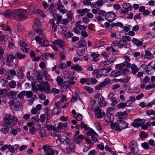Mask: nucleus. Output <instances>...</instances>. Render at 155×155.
Instances as JSON below:
<instances>
[{
	"label": "nucleus",
	"mask_w": 155,
	"mask_h": 155,
	"mask_svg": "<svg viewBox=\"0 0 155 155\" xmlns=\"http://www.w3.org/2000/svg\"><path fill=\"white\" fill-rule=\"evenodd\" d=\"M18 122V118L15 116L9 114H6L4 120V126L0 131L4 134H7L9 130V128L14 126Z\"/></svg>",
	"instance_id": "f257e3e1"
},
{
	"label": "nucleus",
	"mask_w": 155,
	"mask_h": 155,
	"mask_svg": "<svg viewBox=\"0 0 155 155\" xmlns=\"http://www.w3.org/2000/svg\"><path fill=\"white\" fill-rule=\"evenodd\" d=\"M26 11L27 10L23 9L15 10L14 17L19 21H23L27 18Z\"/></svg>",
	"instance_id": "f03ea898"
},
{
	"label": "nucleus",
	"mask_w": 155,
	"mask_h": 155,
	"mask_svg": "<svg viewBox=\"0 0 155 155\" xmlns=\"http://www.w3.org/2000/svg\"><path fill=\"white\" fill-rule=\"evenodd\" d=\"M38 36L35 37V39L37 43L41 45V46H46L48 45V44L46 38L44 34L42 33V31L41 33H37Z\"/></svg>",
	"instance_id": "7ed1b4c3"
},
{
	"label": "nucleus",
	"mask_w": 155,
	"mask_h": 155,
	"mask_svg": "<svg viewBox=\"0 0 155 155\" xmlns=\"http://www.w3.org/2000/svg\"><path fill=\"white\" fill-rule=\"evenodd\" d=\"M42 23L38 18H36L34 21L32 25L33 30L37 33H40L42 31L41 29Z\"/></svg>",
	"instance_id": "20e7f679"
},
{
	"label": "nucleus",
	"mask_w": 155,
	"mask_h": 155,
	"mask_svg": "<svg viewBox=\"0 0 155 155\" xmlns=\"http://www.w3.org/2000/svg\"><path fill=\"white\" fill-rule=\"evenodd\" d=\"M42 148L46 155H56L58 154L57 151L52 150L50 146L44 145L43 146Z\"/></svg>",
	"instance_id": "39448f33"
},
{
	"label": "nucleus",
	"mask_w": 155,
	"mask_h": 155,
	"mask_svg": "<svg viewBox=\"0 0 155 155\" xmlns=\"http://www.w3.org/2000/svg\"><path fill=\"white\" fill-rule=\"evenodd\" d=\"M116 16L113 12H107L105 15V19L110 22H112L116 19Z\"/></svg>",
	"instance_id": "423d86ee"
},
{
	"label": "nucleus",
	"mask_w": 155,
	"mask_h": 155,
	"mask_svg": "<svg viewBox=\"0 0 155 155\" xmlns=\"http://www.w3.org/2000/svg\"><path fill=\"white\" fill-rule=\"evenodd\" d=\"M130 147L134 154L137 153L139 151L137 143L134 140H132L130 143Z\"/></svg>",
	"instance_id": "0eeeda50"
},
{
	"label": "nucleus",
	"mask_w": 155,
	"mask_h": 155,
	"mask_svg": "<svg viewBox=\"0 0 155 155\" xmlns=\"http://www.w3.org/2000/svg\"><path fill=\"white\" fill-rule=\"evenodd\" d=\"M127 115V111L119 112L116 114V116L117 117H119L117 118V121L118 122L124 121L125 119V117Z\"/></svg>",
	"instance_id": "6e6552de"
},
{
	"label": "nucleus",
	"mask_w": 155,
	"mask_h": 155,
	"mask_svg": "<svg viewBox=\"0 0 155 155\" xmlns=\"http://www.w3.org/2000/svg\"><path fill=\"white\" fill-rule=\"evenodd\" d=\"M95 114L97 118H101L103 117L105 113L104 112H101L99 107L97 106L95 109Z\"/></svg>",
	"instance_id": "1a4fd4ad"
},
{
	"label": "nucleus",
	"mask_w": 155,
	"mask_h": 155,
	"mask_svg": "<svg viewBox=\"0 0 155 155\" xmlns=\"http://www.w3.org/2000/svg\"><path fill=\"white\" fill-rule=\"evenodd\" d=\"M15 10L13 11L7 10L5 11L3 15L5 17L11 18L14 17Z\"/></svg>",
	"instance_id": "9d476101"
},
{
	"label": "nucleus",
	"mask_w": 155,
	"mask_h": 155,
	"mask_svg": "<svg viewBox=\"0 0 155 155\" xmlns=\"http://www.w3.org/2000/svg\"><path fill=\"white\" fill-rule=\"evenodd\" d=\"M76 148V147L75 145L73 143H71L66 149V153L67 154H69L70 152L74 151Z\"/></svg>",
	"instance_id": "9b49d317"
},
{
	"label": "nucleus",
	"mask_w": 155,
	"mask_h": 155,
	"mask_svg": "<svg viewBox=\"0 0 155 155\" xmlns=\"http://www.w3.org/2000/svg\"><path fill=\"white\" fill-rule=\"evenodd\" d=\"M25 68L23 67H20L18 68V69L17 73V76L19 78H22L24 76Z\"/></svg>",
	"instance_id": "f8f14e48"
},
{
	"label": "nucleus",
	"mask_w": 155,
	"mask_h": 155,
	"mask_svg": "<svg viewBox=\"0 0 155 155\" xmlns=\"http://www.w3.org/2000/svg\"><path fill=\"white\" fill-rule=\"evenodd\" d=\"M108 98L109 99H110V101L112 102L111 104L112 106H114L116 104H117L116 98L115 97H114L113 93H110L108 95Z\"/></svg>",
	"instance_id": "ddd939ff"
},
{
	"label": "nucleus",
	"mask_w": 155,
	"mask_h": 155,
	"mask_svg": "<svg viewBox=\"0 0 155 155\" xmlns=\"http://www.w3.org/2000/svg\"><path fill=\"white\" fill-rule=\"evenodd\" d=\"M53 44L54 45H58L60 48L63 50H64V44L62 40L61 39H57L55 40L53 42Z\"/></svg>",
	"instance_id": "4468645a"
},
{
	"label": "nucleus",
	"mask_w": 155,
	"mask_h": 155,
	"mask_svg": "<svg viewBox=\"0 0 155 155\" xmlns=\"http://www.w3.org/2000/svg\"><path fill=\"white\" fill-rule=\"evenodd\" d=\"M100 56V54L95 52L92 53L91 55V57L92 58V61L94 62H97L98 61L99 57Z\"/></svg>",
	"instance_id": "2eb2a0df"
},
{
	"label": "nucleus",
	"mask_w": 155,
	"mask_h": 155,
	"mask_svg": "<svg viewBox=\"0 0 155 155\" xmlns=\"http://www.w3.org/2000/svg\"><path fill=\"white\" fill-rule=\"evenodd\" d=\"M110 125L112 129H115V130L117 131H121L120 127L119 126V122H116L115 123H111L110 124Z\"/></svg>",
	"instance_id": "dca6fc26"
},
{
	"label": "nucleus",
	"mask_w": 155,
	"mask_h": 155,
	"mask_svg": "<svg viewBox=\"0 0 155 155\" xmlns=\"http://www.w3.org/2000/svg\"><path fill=\"white\" fill-rule=\"evenodd\" d=\"M105 120L107 122H110L113 120L114 119V115L108 113L105 115L104 117Z\"/></svg>",
	"instance_id": "f3484780"
},
{
	"label": "nucleus",
	"mask_w": 155,
	"mask_h": 155,
	"mask_svg": "<svg viewBox=\"0 0 155 155\" xmlns=\"http://www.w3.org/2000/svg\"><path fill=\"white\" fill-rule=\"evenodd\" d=\"M98 103L101 107H103L107 105V102L104 100L103 97H101L98 98Z\"/></svg>",
	"instance_id": "a211bd4d"
},
{
	"label": "nucleus",
	"mask_w": 155,
	"mask_h": 155,
	"mask_svg": "<svg viewBox=\"0 0 155 155\" xmlns=\"http://www.w3.org/2000/svg\"><path fill=\"white\" fill-rule=\"evenodd\" d=\"M78 46L77 48H84L86 46V41L84 39L81 40L78 42Z\"/></svg>",
	"instance_id": "6ab92c4d"
},
{
	"label": "nucleus",
	"mask_w": 155,
	"mask_h": 155,
	"mask_svg": "<svg viewBox=\"0 0 155 155\" xmlns=\"http://www.w3.org/2000/svg\"><path fill=\"white\" fill-rule=\"evenodd\" d=\"M141 120L140 119L134 120L131 124V125L135 127H138L141 125Z\"/></svg>",
	"instance_id": "aec40b11"
},
{
	"label": "nucleus",
	"mask_w": 155,
	"mask_h": 155,
	"mask_svg": "<svg viewBox=\"0 0 155 155\" xmlns=\"http://www.w3.org/2000/svg\"><path fill=\"white\" fill-rule=\"evenodd\" d=\"M14 59H16L15 56H13L10 54H7L5 57L6 61L9 63L12 62Z\"/></svg>",
	"instance_id": "412c9836"
},
{
	"label": "nucleus",
	"mask_w": 155,
	"mask_h": 155,
	"mask_svg": "<svg viewBox=\"0 0 155 155\" xmlns=\"http://www.w3.org/2000/svg\"><path fill=\"white\" fill-rule=\"evenodd\" d=\"M89 9L87 8L82 9H79L77 11V12L81 16H83L85 13L89 11Z\"/></svg>",
	"instance_id": "4be33fe9"
},
{
	"label": "nucleus",
	"mask_w": 155,
	"mask_h": 155,
	"mask_svg": "<svg viewBox=\"0 0 155 155\" xmlns=\"http://www.w3.org/2000/svg\"><path fill=\"white\" fill-rule=\"evenodd\" d=\"M125 59V64H124L126 66V67L128 68H131V64L129 63V62L130 61V58L127 55H126L124 57Z\"/></svg>",
	"instance_id": "5701e85b"
},
{
	"label": "nucleus",
	"mask_w": 155,
	"mask_h": 155,
	"mask_svg": "<svg viewBox=\"0 0 155 155\" xmlns=\"http://www.w3.org/2000/svg\"><path fill=\"white\" fill-rule=\"evenodd\" d=\"M102 55L104 57V59L107 61L110 62L111 63L113 62L112 61V58H109V56L108 55V53L107 52H104L102 54Z\"/></svg>",
	"instance_id": "b1692460"
},
{
	"label": "nucleus",
	"mask_w": 155,
	"mask_h": 155,
	"mask_svg": "<svg viewBox=\"0 0 155 155\" xmlns=\"http://www.w3.org/2000/svg\"><path fill=\"white\" fill-rule=\"evenodd\" d=\"M106 72L107 73L109 72V71L107 69H104L101 70L100 71L98 72L97 73L96 77L97 78H99L102 75H104V74L103 73L104 72Z\"/></svg>",
	"instance_id": "393cba45"
},
{
	"label": "nucleus",
	"mask_w": 155,
	"mask_h": 155,
	"mask_svg": "<svg viewBox=\"0 0 155 155\" xmlns=\"http://www.w3.org/2000/svg\"><path fill=\"white\" fill-rule=\"evenodd\" d=\"M119 126L121 130L123 129L127 128L128 127V124L125 121H122L119 122Z\"/></svg>",
	"instance_id": "a878e982"
},
{
	"label": "nucleus",
	"mask_w": 155,
	"mask_h": 155,
	"mask_svg": "<svg viewBox=\"0 0 155 155\" xmlns=\"http://www.w3.org/2000/svg\"><path fill=\"white\" fill-rule=\"evenodd\" d=\"M132 42L138 47H139L142 45L143 44L142 41H140L137 38H133L132 40Z\"/></svg>",
	"instance_id": "bb28decb"
},
{
	"label": "nucleus",
	"mask_w": 155,
	"mask_h": 155,
	"mask_svg": "<svg viewBox=\"0 0 155 155\" xmlns=\"http://www.w3.org/2000/svg\"><path fill=\"white\" fill-rule=\"evenodd\" d=\"M57 9L60 11V12L62 14H65L67 12L66 9L62 5L59 4V5H58V6H57Z\"/></svg>",
	"instance_id": "cd10ccee"
},
{
	"label": "nucleus",
	"mask_w": 155,
	"mask_h": 155,
	"mask_svg": "<svg viewBox=\"0 0 155 155\" xmlns=\"http://www.w3.org/2000/svg\"><path fill=\"white\" fill-rule=\"evenodd\" d=\"M78 98L80 101L81 100L80 97H78V94L77 92H74L73 94V96L71 99V102H75Z\"/></svg>",
	"instance_id": "c85d7f7f"
},
{
	"label": "nucleus",
	"mask_w": 155,
	"mask_h": 155,
	"mask_svg": "<svg viewBox=\"0 0 155 155\" xmlns=\"http://www.w3.org/2000/svg\"><path fill=\"white\" fill-rule=\"evenodd\" d=\"M46 127L48 130H51L55 131V132H58L57 129V127H56L54 126L47 124L46 125Z\"/></svg>",
	"instance_id": "c756f323"
},
{
	"label": "nucleus",
	"mask_w": 155,
	"mask_h": 155,
	"mask_svg": "<svg viewBox=\"0 0 155 155\" xmlns=\"http://www.w3.org/2000/svg\"><path fill=\"white\" fill-rule=\"evenodd\" d=\"M68 124L67 123L60 122L58 124L57 127L58 130L62 129L63 127L66 128L68 127Z\"/></svg>",
	"instance_id": "7c9ffc66"
},
{
	"label": "nucleus",
	"mask_w": 155,
	"mask_h": 155,
	"mask_svg": "<svg viewBox=\"0 0 155 155\" xmlns=\"http://www.w3.org/2000/svg\"><path fill=\"white\" fill-rule=\"evenodd\" d=\"M127 44V41L124 39H121L119 41V48H121Z\"/></svg>",
	"instance_id": "2f4dec72"
},
{
	"label": "nucleus",
	"mask_w": 155,
	"mask_h": 155,
	"mask_svg": "<svg viewBox=\"0 0 155 155\" xmlns=\"http://www.w3.org/2000/svg\"><path fill=\"white\" fill-rule=\"evenodd\" d=\"M121 74L120 72L117 70L113 71L110 74V76L113 77H116Z\"/></svg>",
	"instance_id": "473e14b6"
},
{
	"label": "nucleus",
	"mask_w": 155,
	"mask_h": 155,
	"mask_svg": "<svg viewBox=\"0 0 155 155\" xmlns=\"http://www.w3.org/2000/svg\"><path fill=\"white\" fill-rule=\"evenodd\" d=\"M44 90L46 92L49 93L50 91V86L48 83L47 82H44Z\"/></svg>",
	"instance_id": "72a5a7b5"
},
{
	"label": "nucleus",
	"mask_w": 155,
	"mask_h": 155,
	"mask_svg": "<svg viewBox=\"0 0 155 155\" xmlns=\"http://www.w3.org/2000/svg\"><path fill=\"white\" fill-rule=\"evenodd\" d=\"M122 6L124 9L128 11H131L132 9V6L129 3H124Z\"/></svg>",
	"instance_id": "f704fd0d"
},
{
	"label": "nucleus",
	"mask_w": 155,
	"mask_h": 155,
	"mask_svg": "<svg viewBox=\"0 0 155 155\" xmlns=\"http://www.w3.org/2000/svg\"><path fill=\"white\" fill-rule=\"evenodd\" d=\"M131 67L132 73L133 74H135L138 71L139 69L135 64H132Z\"/></svg>",
	"instance_id": "c9c22d12"
},
{
	"label": "nucleus",
	"mask_w": 155,
	"mask_h": 155,
	"mask_svg": "<svg viewBox=\"0 0 155 155\" xmlns=\"http://www.w3.org/2000/svg\"><path fill=\"white\" fill-rule=\"evenodd\" d=\"M128 101H126L125 103L121 102L117 106V107L119 108H124L126 106H129V105H128Z\"/></svg>",
	"instance_id": "e433bc0d"
},
{
	"label": "nucleus",
	"mask_w": 155,
	"mask_h": 155,
	"mask_svg": "<svg viewBox=\"0 0 155 155\" xmlns=\"http://www.w3.org/2000/svg\"><path fill=\"white\" fill-rule=\"evenodd\" d=\"M110 80L107 78L105 79L103 82L101 83L100 85L101 87L105 86L107 84H109L110 83Z\"/></svg>",
	"instance_id": "4c0bfd02"
},
{
	"label": "nucleus",
	"mask_w": 155,
	"mask_h": 155,
	"mask_svg": "<svg viewBox=\"0 0 155 155\" xmlns=\"http://www.w3.org/2000/svg\"><path fill=\"white\" fill-rule=\"evenodd\" d=\"M80 127L81 128H83L85 130H88L90 129L88 125L85 124L84 121L81 122Z\"/></svg>",
	"instance_id": "58836bf2"
},
{
	"label": "nucleus",
	"mask_w": 155,
	"mask_h": 155,
	"mask_svg": "<svg viewBox=\"0 0 155 155\" xmlns=\"http://www.w3.org/2000/svg\"><path fill=\"white\" fill-rule=\"evenodd\" d=\"M15 56L16 57V59L17 58L19 59H22L25 57L26 55L25 54H22L21 53L17 52L15 54Z\"/></svg>",
	"instance_id": "ea45409f"
},
{
	"label": "nucleus",
	"mask_w": 155,
	"mask_h": 155,
	"mask_svg": "<svg viewBox=\"0 0 155 155\" xmlns=\"http://www.w3.org/2000/svg\"><path fill=\"white\" fill-rule=\"evenodd\" d=\"M97 81L94 78H87V82L89 84L90 83L92 84H96Z\"/></svg>",
	"instance_id": "a19ab883"
},
{
	"label": "nucleus",
	"mask_w": 155,
	"mask_h": 155,
	"mask_svg": "<svg viewBox=\"0 0 155 155\" xmlns=\"http://www.w3.org/2000/svg\"><path fill=\"white\" fill-rule=\"evenodd\" d=\"M85 48H78L77 50V52L79 56L83 55L85 53Z\"/></svg>",
	"instance_id": "79ce46f5"
},
{
	"label": "nucleus",
	"mask_w": 155,
	"mask_h": 155,
	"mask_svg": "<svg viewBox=\"0 0 155 155\" xmlns=\"http://www.w3.org/2000/svg\"><path fill=\"white\" fill-rule=\"evenodd\" d=\"M51 136H52L54 137H56L58 139L57 140V141H59L61 142V143H62V142L60 139V138L61 137V134H58L56 133L55 132H54L53 133L51 134Z\"/></svg>",
	"instance_id": "37998d69"
},
{
	"label": "nucleus",
	"mask_w": 155,
	"mask_h": 155,
	"mask_svg": "<svg viewBox=\"0 0 155 155\" xmlns=\"http://www.w3.org/2000/svg\"><path fill=\"white\" fill-rule=\"evenodd\" d=\"M130 79V77L129 76L126 77L124 79H120L118 80V81L124 83H127Z\"/></svg>",
	"instance_id": "c03bdc74"
},
{
	"label": "nucleus",
	"mask_w": 155,
	"mask_h": 155,
	"mask_svg": "<svg viewBox=\"0 0 155 155\" xmlns=\"http://www.w3.org/2000/svg\"><path fill=\"white\" fill-rule=\"evenodd\" d=\"M71 68L75 70H78L79 71H81L82 70V68L81 67L78 65H72L71 66Z\"/></svg>",
	"instance_id": "a18cd8bd"
},
{
	"label": "nucleus",
	"mask_w": 155,
	"mask_h": 155,
	"mask_svg": "<svg viewBox=\"0 0 155 155\" xmlns=\"http://www.w3.org/2000/svg\"><path fill=\"white\" fill-rule=\"evenodd\" d=\"M58 85H61L63 82V79L60 77H58L56 79Z\"/></svg>",
	"instance_id": "49530a36"
},
{
	"label": "nucleus",
	"mask_w": 155,
	"mask_h": 155,
	"mask_svg": "<svg viewBox=\"0 0 155 155\" xmlns=\"http://www.w3.org/2000/svg\"><path fill=\"white\" fill-rule=\"evenodd\" d=\"M16 83L15 81L12 80L11 81L8 83L9 87L11 88H14L16 86Z\"/></svg>",
	"instance_id": "de8ad7c7"
},
{
	"label": "nucleus",
	"mask_w": 155,
	"mask_h": 155,
	"mask_svg": "<svg viewBox=\"0 0 155 155\" xmlns=\"http://www.w3.org/2000/svg\"><path fill=\"white\" fill-rule=\"evenodd\" d=\"M25 94L27 98H29L31 97L33 95L32 92L31 91H25Z\"/></svg>",
	"instance_id": "09e8293b"
},
{
	"label": "nucleus",
	"mask_w": 155,
	"mask_h": 155,
	"mask_svg": "<svg viewBox=\"0 0 155 155\" xmlns=\"http://www.w3.org/2000/svg\"><path fill=\"white\" fill-rule=\"evenodd\" d=\"M61 110H58L56 108H54L51 110L52 114L54 115H57L60 114L61 112Z\"/></svg>",
	"instance_id": "8fccbe9b"
},
{
	"label": "nucleus",
	"mask_w": 155,
	"mask_h": 155,
	"mask_svg": "<svg viewBox=\"0 0 155 155\" xmlns=\"http://www.w3.org/2000/svg\"><path fill=\"white\" fill-rule=\"evenodd\" d=\"M92 134H94L95 135H97V134L91 128H90L89 131L87 132V135L89 136Z\"/></svg>",
	"instance_id": "3c124183"
},
{
	"label": "nucleus",
	"mask_w": 155,
	"mask_h": 155,
	"mask_svg": "<svg viewBox=\"0 0 155 155\" xmlns=\"http://www.w3.org/2000/svg\"><path fill=\"white\" fill-rule=\"evenodd\" d=\"M52 24L53 30L55 31L56 30V25L53 19H51L49 21Z\"/></svg>",
	"instance_id": "603ef678"
},
{
	"label": "nucleus",
	"mask_w": 155,
	"mask_h": 155,
	"mask_svg": "<svg viewBox=\"0 0 155 155\" xmlns=\"http://www.w3.org/2000/svg\"><path fill=\"white\" fill-rule=\"evenodd\" d=\"M21 130L20 128H17L16 129H13L12 130V134L15 136L17 134L18 132H19Z\"/></svg>",
	"instance_id": "864d4df0"
},
{
	"label": "nucleus",
	"mask_w": 155,
	"mask_h": 155,
	"mask_svg": "<svg viewBox=\"0 0 155 155\" xmlns=\"http://www.w3.org/2000/svg\"><path fill=\"white\" fill-rule=\"evenodd\" d=\"M63 87H65L66 89H70L71 88V86L68 83V82L65 81L64 82L63 84Z\"/></svg>",
	"instance_id": "5fc2aeb1"
},
{
	"label": "nucleus",
	"mask_w": 155,
	"mask_h": 155,
	"mask_svg": "<svg viewBox=\"0 0 155 155\" xmlns=\"http://www.w3.org/2000/svg\"><path fill=\"white\" fill-rule=\"evenodd\" d=\"M125 66H126V65L124 63L117 64L116 65L117 68L120 70L122 69Z\"/></svg>",
	"instance_id": "6e6d98bb"
},
{
	"label": "nucleus",
	"mask_w": 155,
	"mask_h": 155,
	"mask_svg": "<svg viewBox=\"0 0 155 155\" xmlns=\"http://www.w3.org/2000/svg\"><path fill=\"white\" fill-rule=\"evenodd\" d=\"M67 68V66L65 64L61 63L59 64V68L61 69H64L66 68Z\"/></svg>",
	"instance_id": "4d7b16f0"
},
{
	"label": "nucleus",
	"mask_w": 155,
	"mask_h": 155,
	"mask_svg": "<svg viewBox=\"0 0 155 155\" xmlns=\"http://www.w3.org/2000/svg\"><path fill=\"white\" fill-rule=\"evenodd\" d=\"M155 68V67L154 66H151V64H148L147 67V70L146 71V72L147 73L149 72L150 71H151V70H152L153 69H154Z\"/></svg>",
	"instance_id": "13d9d810"
},
{
	"label": "nucleus",
	"mask_w": 155,
	"mask_h": 155,
	"mask_svg": "<svg viewBox=\"0 0 155 155\" xmlns=\"http://www.w3.org/2000/svg\"><path fill=\"white\" fill-rule=\"evenodd\" d=\"M141 145L142 147L145 149L147 150L149 148V146L148 144L146 142L142 143Z\"/></svg>",
	"instance_id": "bf43d9fd"
},
{
	"label": "nucleus",
	"mask_w": 155,
	"mask_h": 155,
	"mask_svg": "<svg viewBox=\"0 0 155 155\" xmlns=\"http://www.w3.org/2000/svg\"><path fill=\"white\" fill-rule=\"evenodd\" d=\"M8 73L11 75L15 76L17 74L15 71L14 69L8 70Z\"/></svg>",
	"instance_id": "052dcab7"
},
{
	"label": "nucleus",
	"mask_w": 155,
	"mask_h": 155,
	"mask_svg": "<svg viewBox=\"0 0 155 155\" xmlns=\"http://www.w3.org/2000/svg\"><path fill=\"white\" fill-rule=\"evenodd\" d=\"M105 0H98L96 2V4L99 7L101 6L104 3Z\"/></svg>",
	"instance_id": "680f3d73"
},
{
	"label": "nucleus",
	"mask_w": 155,
	"mask_h": 155,
	"mask_svg": "<svg viewBox=\"0 0 155 155\" xmlns=\"http://www.w3.org/2000/svg\"><path fill=\"white\" fill-rule=\"evenodd\" d=\"M155 87V84H150L149 85H147L145 87V89L146 90H149L152 88H154Z\"/></svg>",
	"instance_id": "e2e57ef3"
},
{
	"label": "nucleus",
	"mask_w": 155,
	"mask_h": 155,
	"mask_svg": "<svg viewBox=\"0 0 155 155\" xmlns=\"http://www.w3.org/2000/svg\"><path fill=\"white\" fill-rule=\"evenodd\" d=\"M36 97V95H34L29 100L28 104L30 105L32 104L33 103V101L35 100Z\"/></svg>",
	"instance_id": "0e129e2a"
},
{
	"label": "nucleus",
	"mask_w": 155,
	"mask_h": 155,
	"mask_svg": "<svg viewBox=\"0 0 155 155\" xmlns=\"http://www.w3.org/2000/svg\"><path fill=\"white\" fill-rule=\"evenodd\" d=\"M80 82L82 84H84L87 83V84H89L87 82V79L84 78H81L80 80Z\"/></svg>",
	"instance_id": "69168bd1"
},
{
	"label": "nucleus",
	"mask_w": 155,
	"mask_h": 155,
	"mask_svg": "<svg viewBox=\"0 0 155 155\" xmlns=\"http://www.w3.org/2000/svg\"><path fill=\"white\" fill-rule=\"evenodd\" d=\"M84 88L85 90L89 93H92L93 91V89L92 88L88 86H85Z\"/></svg>",
	"instance_id": "338daca9"
},
{
	"label": "nucleus",
	"mask_w": 155,
	"mask_h": 155,
	"mask_svg": "<svg viewBox=\"0 0 155 155\" xmlns=\"http://www.w3.org/2000/svg\"><path fill=\"white\" fill-rule=\"evenodd\" d=\"M25 95V91H21L18 95V99L21 100Z\"/></svg>",
	"instance_id": "774afa93"
}]
</instances>
